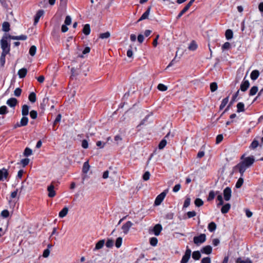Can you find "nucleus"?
<instances>
[{"label":"nucleus","mask_w":263,"mask_h":263,"mask_svg":"<svg viewBox=\"0 0 263 263\" xmlns=\"http://www.w3.org/2000/svg\"><path fill=\"white\" fill-rule=\"evenodd\" d=\"M240 160L241 161L233 167V170L238 171L241 176H243L246 169L254 163L255 159L253 156L245 157V154H243L241 156Z\"/></svg>","instance_id":"f257e3e1"},{"label":"nucleus","mask_w":263,"mask_h":263,"mask_svg":"<svg viewBox=\"0 0 263 263\" xmlns=\"http://www.w3.org/2000/svg\"><path fill=\"white\" fill-rule=\"evenodd\" d=\"M8 39L16 40H26L27 39V36L26 35L14 36L10 34L4 36L1 40V45L3 50L2 53L5 54H9L10 50V45L7 40Z\"/></svg>","instance_id":"f03ea898"},{"label":"nucleus","mask_w":263,"mask_h":263,"mask_svg":"<svg viewBox=\"0 0 263 263\" xmlns=\"http://www.w3.org/2000/svg\"><path fill=\"white\" fill-rule=\"evenodd\" d=\"M206 240V235L204 234H201L198 236H195L193 238L194 243L199 245L204 242Z\"/></svg>","instance_id":"7ed1b4c3"},{"label":"nucleus","mask_w":263,"mask_h":263,"mask_svg":"<svg viewBox=\"0 0 263 263\" xmlns=\"http://www.w3.org/2000/svg\"><path fill=\"white\" fill-rule=\"evenodd\" d=\"M191 250L189 248V247L187 246L184 255L183 256L180 263H187L191 257Z\"/></svg>","instance_id":"20e7f679"},{"label":"nucleus","mask_w":263,"mask_h":263,"mask_svg":"<svg viewBox=\"0 0 263 263\" xmlns=\"http://www.w3.org/2000/svg\"><path fill=\"white\" fill-rule=\"evenodd\" d=\"M166 191H164L161 193H160L159 195H158L155 200L154 204L155 205H160L161 203L162 202V201L164 200L165 197L166 196Z\"/></svg>","instance_id":"39448f33"},{"label":"nucleus","mask_w":263,"mask_h":263,"mask_svg":"<svg viewBox=\"0 0 263 263\" xmlns=\"http://www.w3.org/2000/svg\"><path fill=\"white\" fill-rule=\"evenodd\" d=\"M54 181H52L51 183L47 187V191L48 192V196L50 198L54 197L56 195L55 191L54 190Z\"/></svg>","instance_id":"423d86ee"},{"label":"nucleus","mask_w":263,"mask_h":263,"mask_svg":"<svg viewBox=\"0 0 263 263\" xmlns=\"http://www.w3.org/2000/svg\"><path fill=\"white\" fill-rule=\"evenodd\" d=\"M231 189L230 187H227L223 190V196L224 199L226 201H229L230 200L231 197Z\"/></svg>","instance_id":"0eeeda50"},{"label":"nucleus","mask_w":263,"mask_h":263,"mask_svg":"<svg viewBox=\"0 0 263 263\" xmlns=\"http://www.w3.org/2000/svg\"><path fill=\"white\" fill-rule=\"evenodd\" d=\"M239 90H237L236 92L233 96L232 100L230 103V104L228 105V106L226 107V108L224 109V110L223 111V112L221 114L220 117H221L225 112H226L230 108L231 105L233 104V102L235 101L237 97H238L239 95Z\"/></svg>","instance_id":"6e6552de"},{"label":"nucleus","mask_w":263,"mask_h":263,"mask_svg":"<svg viewBox=\"0 0 263 263\" xmlns=\"http://www.w3.org/2000/svg\"><path fill=\"white\" fill-rule=\"evenodd\" d=\"M28 122V118L26 116H23V117L21 119L20 123H17L14 127L16 128L17 127H21L26 126Z\"/></svg>","instance_id":"1a4fd4ad"},{"label":"nucleus","mask_w":263,"mask_h":263,"mask_svg":"<svg viewBox=\"0 0 263 263\" xmlns=\"http://www.w3.org/2000/svg\"><path fill=\"white\" fill-rule=\"evenodd\" d=\"M133 225V223L130 221H128L126 222L125 224H124L122 227V230H123V233L125 234H127L129 229Z\"/></svg>","instance_id":"9d476101"},{"label":"nucleus","mask_w":263,"mask_h":263,"mask_svg":"<svg viewBox=\"0 0 263 263\" xmlns=\"http://www.w3.org/2000/svg\"><path fill=\"white\" fill-rule=\"evenodd\" d=\"M162 230V227L161 225L160 224H157L154 227L152 231L156 236H158L160 234Z\"/></svg>","instance_id":"9b49d317"},{"label":"nucleus","mask_w":263,"mask_h":263,"mask_svg":"<svg viewBox=\"0 0 263 263\" xmlns=\"http://www.w3.org/2000/svg\"><path fill=\"white\" fill-rule=\"evenodd\" d=\"M151 8H152L151 6H149L147 7L146 11L142 15V16L140 17V18L137 21V23H138L143 20L148 18Z\"/></svg>","instance_id":"f8f14e48"},{"label":"nucleus","mask_w":263,"mask_h":263,"mask_svg":"<svg viewBox=\"0 0 263 263\" xmlns=\"http://www.w3.org/2000/svg\"><path fill=\"white\" fill-rule=\"evenodd\" d=\"M250 86V83L248 80H245V79L242 82L240 89L242 91H246Z\"/></svg>","instance_id":"ddd939ff"},{"label":"nucleus","mask_w":263,"mask_h":263,"mask_svg":"<svg viewBox=\"0 0 263 263\" xmlns=\"http://www.w3.org/2000/svg\"><path fill=\"white\" fill-rule=\"evenodd\" d=\"M6 103L10 107H14L18 104V101L16 98H11L7 101Z\"/></svg>","instance_id":"4468645a"},{"label":"nucleus","mask_w":263,"mask_h":263,"mask_svg":"<svg viewBox=\"0 0 263 263\" xmlns=\"http://www.w3.org/2000/svg\"><path fill=\"white\" fill-rule=\"evenodd\" d=\"M44 10H39V11H37L34 16V25L36 24L39 22L40 17L44 14Z\"/></svg>","instance_id":"2eb2a0df"},{"label":"nucleus","mask_w":263,"mask_h":263,"mask_svg":"<svg viewBox=\"0 0 263 263\" xmlns=\"http://www.w3.org/2000/svg\"><path fill=\"white\" fill-rule=\"evenodd\" d=\"M8 176L7 170L3 168L0 170V181L3 180L4 178L6 179Z\"/></svg>","instance_id":"dca6fc26"},{"label":"nucleus","mask_w":263,"mask_h":263,"mask_svg":"<svg viewBox=\"0 0 263 263\" xmlns=\"http://www.w3.org/2000/svg\"><path fill=\"white\" fill-rule=\"evenodd\" d=\"M212 251V248L211 246H206L202 248L201 251L203 253H205L206 254H210L211 253Z\"/></svg>","instance_id":"f3484780"},{"label":"nucleus","mask_w":263,"mask_h":263,"mask_svg":"<svg viewBox=\"0 0 263 263\" xmlns=\"http://www.w3.org/2000/svg\"><path fill=\"white\" fill-rule=\"evenodd\" d=\"M259 76V72L257 70H254L251 73L250 77L251 79L254 81L256 80Z\"/></svg>","instance_id":"a211bd4d"},{"label":"nucleus","mask_w":263,"mask_h":263,"mask_svg":"<svg viewBox=\"0 0 263 263\" xmlns=\"http://www.w3.org/2000/svg\"><path fill=\"white\" fill-rule=\"evenodd\" d=\"M105 243V240L104 239L99 240L96 245L95 248L93 249V251L99 250L103 248Z\"/></svg>","instance_id":"6ab92c4d"},{"label":"nucleus","mask_w":263,"mask_h":263,"mask_svg":"<svg viewBox=\"0 0 263 263\" xmlns=\"http://www.w3.org/2000/svg\"><path fill=\"white\" fill-rule=\"evenodd\" d=\"M27 73V70L26 68H23L20 69L18 71V75L20 78H24L26 77Z\"/></svg>","instance_id":"aec40b11"},{"label":"nucleus","mask_w":263,"mask_h":263,"mask_svg":"<svg viewBox=\"0 0 263 263\" xmlns=\"http://www.w3.org/2000/svg\"><path fill=\"white\" fill-rule=\"evenodd\" d=\"M231 208V205L229 203H226L224 205L222 206L221 209V212L222 214L227 213L230 210Z\"/></svg>","instance_id":"412c9836"},{"label":"nucleus","mask_w":263,"mask_h":263,"mask_svg":"<svg viewBox=\"0 0 263 263\" xmlns=\"http://www.w3.org/2000/svg\"><path fill=\"white\" fill-rule=\"evenodd\" d=\"M29 107L27 105H23L22 106V114L23 116H26L29 114Z\"/></svg>","instance_id":"4be33fe9"},{"label":"nucleus","mask_w":263,"mask_h":263,"mask_svg":"<svg viewBox=\"0 0 263 263\" xmlns=\"http://www.w3.org/2000/svg\"><path fill=\"white\" fill-rule=\"evenodd\" d=\"M68 212V209L67 207H64L59 214V216L60 218H63L66 216Z\"/></svg>","instance_id":"5701e85b"},{"label":"nucleus","mask_w":263,"mask_h":263,"mask_svg":"<svg viewBox=\"0 0 263 263\" xmlns=\"http://www.w3.org/2000/svg\"><path fill=\"white\" fill-rule=\"evenodd\" d=\"M82 32L86 35H89L90 32V25L89 24H85L84 26Z\"/></svg>","instance_id":"b1692460"},{"label":"nucleus","mask_w":263,"mask_h":263,"mask_svg":"<svg viewBox=\"0 0 263 263\" xmlns=\"http://www.w3.org/2000/svg\"><path fill=\"white\" fill-rule=\"evenodd\" d=\"M7 54L2 53L0 57V67H3L5 64L6 56Z\"/></svg>","instance_id":"393cba45"},{"label":"nucleus","mask_w":263,"mask_h":263,"mask_svg":"<svg viewBox=\"0 0 263 263\" xmlns=\"http://www.w3.org/2000/svg\"><path fill=\"white\" fill-rule=\"evenodd\" d=\"M2 30L5 32H8L10 30V24L8 22H4L2 25Z\"/></svg>","instance_id":"a878e982"},{"label":"nucleus","mask_w":263,"mask_h":263,"mask_svg":"<svg viewBox=\"0 0 263 263\" xmlns=\"http://www.w3.org/2000/svg\"><path fill=\"white\" fill-rule=\"evenodd\" d=\"M235 262L236 263H253L252 260L249 258H247L245 260H243L241 259V257L237 258L235 261Z\"/></svg>","instance_id":"bb28decb"},{"label":"nucleus","mask_w":263,"mask_h":263,"mask_svg":"<svg viewBox=\"0 0 263 263\" xmlns=\"http://www.w3.org/2000/svg\"><path fill=\"white\" fill-rule=\"evenodd\" d=\"M89 167H90V166H89L88 161H87L85 162L83 165L82 172L84 173H85V174L87 173L89 170Z\"/></svg>","instance_id":"cd10ccee"},{"label":"nucleus","mask_w":263,"mask_h":263,"mask_svg":"<svg viewBox=\"0 0 263 263\" xmlns=\"http://www.w3.org/2000/svg\"><path fill=\"white\" fill-rule=\"evenodd\" d=\"M216 224L214 222H211L208 224V230L211 232H214L216 229Z\"/></svg>","instance_id":"c85d7f7f"},{"label":"nucleus","mask_w":263,"mask_h":263,"mask_svg":"<svg viewBox=\"0 0 263 263\" xmlns=\"http://www.w3.org/2000/svg\"><path fill=\"white\" fill-rule=\"evenodd\" d=\"M225 35L227 40H231L233 37V31L231 29H227L226 31Z\"/></svg>","instance_id":"c756f323"},{"label":"nucleus","mask_w":263,"mask_h":263,"mask_svg":"<svg viewBox=\"0 0 263 263\" xmlns=\"http://www.w3.org/2000/svg\"><path fill=\"white\" fill-rule=\"evenodd\" d=\"M201 257V254L199 251H194L192 253V258L194 260H199Z\"/></svg>","instance_id":"7c9ffc66"},{"label":"nucleus","mask_w":263,"mask_h":263,"mask_svg":"<svg viewBox=\"0 0 263 263\" xmlns=\"http://www.w3.org/2000/svg\"><path fill=\"white\" fill-rule=\"evenodd\" d=\"M237 111L238 112H243L245 111V105L242 102H239L237 104Z\"/></svg>","instance_id":"2f4dec72"},{"label":"nucleus","mask_w":263,"mask_h":263,"mask_svg":"<svg viewBox=\"0 0 263 263\" xmlns=\"http://www.w3.org/2000/svg\"><path fill=\"white\" fill-rule=\"evenodd\" d=\"M28 99L31 103H34L36 100L35 93L33 92H31L29 95Z\"/></svg>","instance_id":"473e14b6"},{"label":"nucleus","mask_w":263,"mask_h":263,"mask_svg":"<svg viewBox=\"0 0 263 263\" xmlns=\"http://www.w3.org/2000/svg\"><path fill=\"white\" fill-rule=\"evenodd\" d=\"M229 101V97H227L223 99L221 102V103L220 105L219 109L220 110H222L227 105Z\"/></svg>","instance_id":"72a5a7b5"},{"label":"nucleus","mask_w":263,"mask_h":263,"mask_svg":"<svg viewBox=\"0 0 263 263\" xmlns=\"http://www.w3.org/2000/svg\"><path fill=\"white\" fill-rule=\"evenodd\" d=\"M258 145H259L258 141L256 139H254L253 141L252 142L251 144H250L249 148L250 149H254Z\"/></svg>","instance_id":"f704fd0d"},{"label":"nucleus","mask_w":263,"mask_h":263,"mask_svg":"<svg viewBox=\"0 0 263 263\" xmlns=\"http://www.w3.org/2000/svg\"><path fill=\"white\" fill-rule=\"evenodd\" d=\"M258 87L256 86H253L249 91V95L250 96H254L255 95L257 92L258 91Z\"/></svg>","instance_id":"c9c22d12"},{"label":"nucleus","mask_w":263,"mask_h":263,"mask_svg":"<svg viewBox=\"0 0 263 263\" xmlns=\"http://www.w3.org/2000/svg\"><path fill=\"white\" fill-rule=\"evenodd\" d=\"M242 176H241V177H240L238 179V180L235 184V187L237 189L241 187L243 183V179L242 178Z\"/></svg>","instance_id":"e433bc0d"},{"label":"nucleus","mask_w":263,"mask_h":263,"mask_svg":"<svg viewBox=\"0 0 263 263\" xmlns=\"http://www.w3.org/2000/svg\"><path fill=\"white\" fill-rule=\"evenodd\" d=\"M8 112V108L6 106H2L0 107V115H6Z\"/></svg>","instance_id":"4c0bfd02"},{"label":"nucleus","mask_w":263,"mask_h":263,"mask_svg":"<svg viewBox=\"0 0 263 263\" xmlns=\"http://www.w3.org/2000/svg\"><path fill=\"white\" fill-rule=\"evenodd\" d=\"M36 51V46L34 45H32L30 47V48L29 49V53L31 56H34L35 54Z\"/></svg>","instance_id":"58836bf2"},{"label":"nucleus","mask_w":263,"mask_h":263,"mask_svg":"<svg viewBox=\"0 0 263 263\" xmlns=\"http://www.w3.org/2000/svg\"><path fill=\"white\" fill-rule=\"evenodd\" d=\"M167 142L165 139H162L159 143L158 148L160 149H163L166 145Z\"/></svg>","instance_id":"ea45409f"},{"label":"nucleus","mask_w":263,"mask_h":263,"mask_svg":"<svg viewBox=\"0 0 263 263\" xmlns=\"http://www.w3.org/2000/svg\"><path fill=\"white\" fill-rule=\"evenodd\" d=\"M32 154V151L30 148L26 147L25 149L24 152V156L28 157V156L31 155Z\"/></svg>","instance_id":"a19ab883"},{"label":"nucleus","mask_w":263,"mask_h":263,"mask_svg":"<svg viewBox=\"0 0 263 263\" xmlns=\"http://www.w3.org/2000/svg\"><path fill=\"white\" fill-rule=\"evenodd\" d=\"M149 243L152 246H156L158 243V239L156 237H152L149 239Z\"/></svg>","instance_id":"79ce46f5"},{"label":"nucleus","mask_w":263,"mask_h":263,"mask_svg":"<svg viewBox=\"0 0 263 263\" xmlns=\"http://www.w3.org/2000/svg\"><path fill=\"white\" fill-rule=\"evenodd\" d=\"M194 203L195 205L197 207H200L203 204V201L200 198H196Z\"/></svg>","instance_id":"37998d69"},{"label":"nucleus","mask_w":263,"mask_h":263,"mask_svg":"<svg viewBox=\"0 0 263 263\" xmlns=\"http://www.w3.org/2000/svg\"><path fill=\"white\" fill-rule=\"evenodd\" d=\"M217 84L216 82H212L210 84V89L212 92H214L217 89Z\"/></svg>","instance_id":"c03bdc74"},{"label":"nucleus","mask_w":263,"mask_h":263,"mask_svg":"<svg viewBox=\"0 0 263 263\" xmlns=\"http://www.w3.org/2000/svg\"><path fill=\"white\" fill-rule=\"evenodd\" d=\"M215 196V192L213 191H211L209 194V196L208 197L207 200L210 201L213 200Z\"/></svg>","instance_id":"a18cd8bd"},{"label":"nucleus","mask_w":263,"mask_h":263,"mask_svg":"<svg viewBox=\"0 0 263 263\" xmlns=\"http://www.w3.org/2000/svg\"><path fill=\"white\" fill-rule=\"evenodd\" d=\"M110 33L109 32L107 31L105 33H102L100 34L99 37L102 39H107L110 36Z\"/></svg>","instance_id":"49530a36"},{"label":"nucleus","mask_w":263,"mask_h":263,"mask_svg":"<svg viewBox=\"0 0 263 263\" xmlns=\"http://www.w3.org/2000/svg\"><path fill=\"white\" fill-rule=\"evenodd\" d=\"M157 88L162 91H166L167 89V87L163 84H159Z\"/></svg>","instance_id":"de8ad7c7"},{"label":"nucleus","mask_w":263,"mask_h":263,"mask_svg":"<svg viewBox=\"0 0 263 263\" xmlns=\"http://www.w3.org/2000/svg\"><path fill=\"white\" fill-rule=\"evenodd\" d=\"M217 200L219 201L217 203V206L222 205L223 204V201L221 195H219L217 197Z\"/></svg>","instance_id":"09e8293b"},{"label":"nucleus","mask_w":263,"mask_h":263,"mask_svg":"<svg viewBox=\"0 0 263 263\" xmlns=\"http://www.w3.org/2000/svg\"><path fill=\"white\" fill-rule=\"evenodd\" d=\"M197 45L195 41H192L189 47V49L191 50H195L196 49Z\"/></svg>","instance_id":"8fccbe9b"},{"label":"nucleus","mask_w":263,"mask_h":263,"mask_svg":"<svg viewBox=\"0 0 263 263\" xmlns=\"http://www.w3.org/2000/svg\"><path fill=\"white\" fill-rule=\"evenodd\" d=\"M122 242V238L121 237H118L116 241L115 246L117 248L121 247Z\"/></svg>","instance_id":"3c124183"},{"label":"nucleus","mask_w":263,"mask_h":263,"mask_svg":"<svg viewBox=\"0 0 263 263\" xmlns=\"http://www.w3.org/2000/svg\"><path fill=\"white\" fill-rule=\"evenodd\" d=\"M189 9L186 8L185 7L180 12L177 16L176 17L177 19L180 18Z\"/></svg>","instance_id":"603ef678"},{"label":"nucleus","mask_w":263,"mask_h":263,"mask_svg":"<svg viewBox=\"0 0 263 263\" xmlns=\"http://www.w3.org/2000/svg\"><path fill=\"white\" fill-rule=\"evenodd\" d=\"M190 202H191L190 198L186 197L184 202L183 208H186L188 207L190 204Z\"/></svg>","instance_id":"864d4df0"},{"label":"nucleus","mask_w":263,"mask_h":263,"mask_svg":"<svg viewBox=\"0 0 263 263\" xmlns=\"http://www.w3.org/2000/svg\"><path fill=\"white\" fill-rule=\"evenodd\" d=\"M30 117L33 119H35L37 118V111L34 110H31L30 112Z\"/></svg>","instance_id":"5fc2aeb1"},{"label":"nucleus","mask_w":263,"mask_h":263,"mask_svg":"<svg viewBox=\"0 0 263 263\" xmlns=\"http://www.w3.org/2000/svg\"><path fill=\"white\" fill-rule=\"evenodd\" d=\"M150 175L149 172L147 171L143 175L142 178L144 181H147L149 179Z\"/></svg>","instance_id":"6e6d98bb"},{"label":"nucleus","mask_w":263,"mask_h":263,"mask_svg":"<svg viewBox=\"0 0 263 263\" xmlns=\"http://www.w3.org/2000/svg\"><path fill=\"white\" fill-rule=\"evenodd\" d=\"M187 216L188 218H191L193 217L196 215V212L194 211H190L187 212L186 213Z\"/></svg>","instance_id":"4d7b16f0"},{"label":"nucleus","mask_w":263,"mask_h":263,"mask_svg":"<svg viewBox=\"0 0 263 263\" xmlns=\"http://www.w3.org/2000/svg\"><path fill=\"white\" fill-rule=\"evenodd\" d=\"M22 89L20 88H17L15 89L14 91V94L16 97H20L22 93Z\"/></svg>","instance_id":"13d9d810"},{"label":"nucleus","mask_w":263,"mask_h":263,"mask_svg":"<svg viewBox=\"0 0 263 263\" xmlns=\"http://www.w3.org/2000/svg\"><path fill=\"white\" fill-rule=\"evenodd\" d=\"M29 163V159L28 158H25L21 160V163L23 167L27 166Z\"/></svg>","instance_id":"bf43d9fd"},{"label":"nucleus","mask_w":263,"mask_h":263,"mask_svg":"<svg viewBox=\"0 0 263 263\" xmlns=\"http://www.w3.org/2000/svg\"><path fill=\"white\" fill-rule=\"evenodd\" d=\"M105 245L107 248H111L114 245V241L112 239H108Z\"/></svg>","instance_id":"052dcab7"},{"label":"nucleus","mask_w":263,"mask_h":263,"mask_svg":"<svg viewBox=\"0 0 263 263\" xmlns=\"http://www.w3.org/2000/svg\"><path fill=\"white\" fill-rule=\"evenodd\" d=\"M1 216L4 218H7L9 216V212L7 210H3L1 213Z\"/></svg>","instance_id":"680f3d73"},{"label":"nucleus","mask_w":263,"mask_h":263,"mask_svg":"<svg viewBox=\"0 0 263 263\" xmlns=\"http://www.w3.org/2000/svg\"><path fill=\"white\" fill-rule=\"evenodd\" d=\"M231 47V44L229 42H226L223 44V45L222 46V49L223 50H228L230 49Z\"/></svg>","instance_id":"e2e57ef3"},{"label":"nucleus","mask_w":263,"mask_h":263,"mask_svg":"<svg viewBox=\"0 0 263 263\" xmlns=\"http://www.w3.org/2000/svg\"><path fill=\"white\" fill-rule=\"evenodd\" d=\"M223 138V137L222 135H221V134L218 135L216 137V143L217 144H219V143H220L222 141Z\"/></svg>","instance_id":"0e129e2a"},{"label":"nucleus","mask_w":263,"mask_h":263,"mask_svg":"<svg viewBox=\"0 0 263 263\" xmlns=\"http://www.w3.org/2000/svg\"><path fill=\"white\" fill-rule=\"evenodd\" d=\"M48 99L44 98L43 100V102L40 104V107L42 110L45 109L46 103L47 102Z\"/></svg>","instance_id":"69168bd1"},{"label":"nucleus","mask_w":263,"mask_h":263,"mask_svg":"<svg viewBox=\"0 0 263 263\" xmlns=\"http://www.w3.org/2000/svg\"><path fill=\"white\" fill-rule=\"evenodd\" d=\"M71 23V18L70 16L67 15L66 16L65 20V24L66 25H69Z\"/></svg>","instance_id":"338daca9"},{"label":"nucleus","mask_w":263,"mask_h":263,"mask_svg":"<svg viewBox=\"0 0 263 263\" xmlns=\"http://www.w3.org/2000/svg\"><path fill=\"white\" fill-rule=\"evenodd\" d=\"M211 258L209 257H204L202 259L201 263H211Z\"/></svg>","instance_id":"774afa93"}]
</instances>
